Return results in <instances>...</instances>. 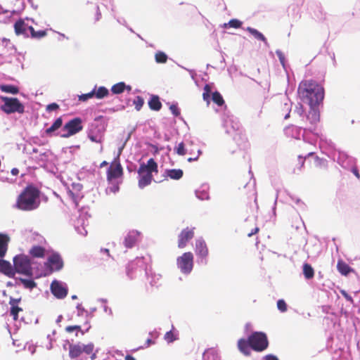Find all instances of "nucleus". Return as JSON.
Returning <instances> with one entry per match:
<instances>
[{
	"label": "nucleus",
	"mask_w": 360,
	"mask_h": 360,
	"mask_svg": "<svg viewBox=\"0 0 360 360\" xmlns=\"http://www.w3.org/2000/svg\"><path fill=\"white\" fill-rule=\"evenodd\" d=\"M300 98L307 102L309 106H319L324 98V89L313 79L302 80L297 89Z\"/></svg>",
	"instance_id": "1"
},
{
	"label": "nucleus",
	"mask_w": 360,
	"mask_h": 360,
	"mask_svg": "<svg viewBox=\"0 0 360 360\" xmlns=\"http://www.w3.org/2000/svg\"><path fill=\"white\" fill-rule=\"evenodd\" d=\"M40 191L32 185L27 186L18 196L15 207L22 211H32L39 206Z\"/></svg>",
	"instance_id": "2"
},
{
	"label": "nucleus",
	"mask_w": 360,
	"mask_h": 360,
	"mask_svg": "<svg viewBox=\"0 0 360 360\" xmlns=\"http://www.w3.org/2000/svg\"><path fill=\"white\" fill-rule=\"evenodd\" d=\"M4 104L1 105V110L9 115L15 112L22 114L25 112L23 104L17 98L1 96Z\"/></svg>",
	"instance_id": "3"
},
{
	"label": "nucleus",
	"mask_w": 360,
	"mask_h": 360,
	"mask_svg": "<svg viewBox=\"0 0 360 360\" xmlns=\"http://www.w3.org/2000/svg\"><path fill=\"white\" fill-rule=\"evenodd\" d=\"M14 269L16 272L27 276H32V268L31 261L28 256L19 255L13 259Z\"/></svg>",
	"instance_id": "4"
},
{
	"label": "nucleus",
	"mask_w": 360,
	"mask_h": 360,
	"mask_svg": "<svg viewBox=\"0 0 360 360\" xmlns=\"http://www.w3.org/2000/svg\"><path fill=\"white\" fill-rule=\"evenodd\" d=\"M94 350V345L93 343L70 345L69 346V356L70 358L75 359L79 357L82 353H85L88 355L91 354V359L94 360L96 357Z\"/></svg>",
	"instance_id": "5"
},
{
	"label": "nucleus",
	"mask_w": 360,
	"mask_h": 360,
	"mask_svg": "<svg viewBox=\"0 0 360 360\" xmlns=\"http://www.w3.org/2000/svg\"><path fill=\"white\" fill-rule=\"evenodd\" d=\"M248 338L251 349L256 352H262L269 346V340L264 333L254 332Z\"/></svg>",
	"instance_id": "6"
},
{
	"label": "nucleus",
	"mask_w": 360,
	"mask_h": 360,
	"mask_svg": "<svg viewBox=\"0 0 360 360\" xmlns=\"http://www.w3.org/2000/svg\"><path fill=\"white\" fill-rule=\"evenodd\" d=\"M177 266L184 274L190 273L193 267V255L191 252L184 253L177 258Z\"/></svg>",
	"instance_id": "7"
},
{
	"label": "nucleus",
	"mask_w": 360,
	"mask_h": 360,
	"mask_svg": "<svg viewBox=\"0 0 360 360\" xmlns=\"http://www.w3.org/2000/svg\"><path fill=\"white\" fill-rule=\"evenodd\" d=\"M306 119L307 122L304 124V130L312 131L315 129L316 124L320 120V113L317 106H310V110L306 115Z\"/></svg>",
	"instance_id": "8"
},
{
	"label": "nucleus",
	"mask_w": 360,
	"mask_h": 360,
	"mask_svg": "<svg viewBox=\"0 0 360 360\" xmlns=\"http://www.w3.org/2000/svg\"><path fill=\"white\" fill-rule=\"evenodd\" d=\"M124 172L122 165L120 162L119 158H115L111 163L107 170V180L112 181L114 179L121 178Z\"/></svg>",
	"instance_id": "9"
},
{
	"label": "nucleus",
	"mask_w": 360,
	"mask_h": 360,
	"mask_svg": "<svg viewBox=\"0 0 360 360\" xmlns=\"http://www.w3.org/2000/svg\"><path fill=\"white\" fill-rule=\"evenodd\" d=\"M82 129V120L79 117L74 118L65 124L63 130L67 131V133L62 135V136L64 138L70 137L78 133Z\"/></svg>",
	"instance_id": "10"
},
{
	"label": "nucleus",
	"mask_w": 360,
	"mask_h": 360,
	"mask_svg": "<svg viewBox=\"0 0 360 360\" xmlns=\"http://www.w3.org/2000/svg\"><path fill=\"white\" fill-rule=\"evenodd\" d=\"M50 289L51 293L58 299L65 298L68 292L66 285L56 280L52 281Z\"/></svg>",
	"instance_id": "11"
},
{
	"label": "nucleus",
	"mask_w": 360,
	"mask_h": 360,
	"mask_svg": "<svg viewBox=\"0 0 360 360\" xmlns=\"http://www.w3.org/2000/svg\"><path fill=\"white\" fill-rule=\"evenodd\" d=\"M195 235V228L186 227L184 229L178 236V247L184 248L187 243L191 240Z\"/></svg>",
	"instance_id": "12"
},
{
	"label": "nucleus",
	"mask_w": 360,
	"mask_h": 360,
	"mask_svg": "<svg viewBox=\"0 0 360 360\" xmlns=\"http://www.w3.org/2000/svg\"><path fill=\"white\" fill-rule=\"evenodd\" d=\"M45 264L50 267L51 271H60L63 267V261L58 253L51 255Z\"/></svg>",
	"instance_id": "13"
},
{
	"label": "nucleus",
	"mask_w": 360,
	"mask_h": 360,
	"mask_svg": "<svg viewBox=\"0 0 360 360\" xmlns=\"http://www.w3.org/2000/svg\"><path fill=\"white\" fill-rule=\"evenodd\" d=\"M195 252L198 257L205 259V262L207 263L206 258L208 256L209 250L205 240L202 239L196 240Z\"/></svg>",
	"instance_id": "14"
},
{
	"label": "nucleus",
	"mask_w": 360,
	"mask_h": 360,
	"mask_svg": "<svg viewBox=\"0 0 360 360\" xmlns=\"http://www.w3.org/2000/svg\"><path fill=\"white\" fill-rule=\"evenodd\" d=\"M304 123H300V126L290 125L285 128L284 131L287 136L295 139H300L301 135V129H304Z\"/></svg>",
	"instance_id": "15"
},
{
	"label": "nucleus",
	"mask_w": 360,
	"mask_h": 360,
	"mask_svg": "<svg viewBox=\"0 0 360 360\" xmlns=\"http://www.w3.org/2000/svg\"><path fill=\"white\" fill-rule=\"evenodd\" d=\"M148 172L152 174L153 172L158 173V164L153 158H150L147 164H141L138 169V173Z\"/></svg>",
	"instance_id": "16"
},
{
	"label": "nucleus",
	"mask_w": 360,
	"mask_h": 360,
	"mask_svg": "<svg viewBox=\"0 0 360 360\" xmlns=\"http://www.w3.org/2000/svg\"><path fill=\"white\" fill-rule=\"evenodd\" d=\"M240 195L241 196L242 198H244L245 195H247V198L249 200L250 204H251L252 201H253L254 202L256 203V201H257L256 193L252 188H251L247 185L245 186L243 190H242L240 192Z\"/></svg>",
	"instance_id": "17"
},
{
	"label": "nucleus",
	"mask_w": 360,
	"mask_h": 360,
	"mask_svg": "<svg viewBox=\"0 0 360 360\" xmlns=\"http://www.w3.org/2000/svg\"><path fill=\"white\" fill-rule=\"evenodd\" d=\"M20 301V299H15L12 297H11L9 301V304L11 306L10 313L15 321L18 320V313L22 311V309L18 306Z\"/></svg>",
	"instance_id": "18"
},
{
	"label": "nucleus",
	"mask_w": 360,
	"mask_h": 360,
	"mask_svg": "<svg viewBox=\"0 0 360 360\" xmlns=\"http://www.w3.org/2000/svg\"><path fill=\"white\" fill-rule=\"evenodd\" d=\"M337 269L338 272L345 276H348L350 273L354 272V269L351 268L345 262L340 259L337 263Z\"/></svg>",
	"instance_id": "19"
},
{
	"label": "nucleus",
	"mask_w": 360,
	"mask_h": 360,
	"mask_svg": "<svg viewBox=\"0 0 360 360\" xmlns=\"http://www.w3.org/2000/svg\"><path fill=\"white\" fill-rule=\"evenodd\" d=\"M138 174L139 175L138 185L140 188H143L144 187L150 184L153 180V174L148 172Z\"/></svg>",
	"instance_id": "20"
},
{
	"label": "nucleus",
	"mask_w": 360,
	"mask_h": 360,
	"mask_svg": "<svg viewBox=\"0 0 360 360\" xmlns=\"http://www.w3.org/2000/svg\"><path fill=\"white\" fill-rule=\"evenodd\" d=\"M238 347L240 352L245 356H250L251 353V347L249 338L245 340L241 338L238 341Z\"/></svg>",
	"instance_id": "21"
},
{
	"label": "nucleus",
	"mask_w": 360,
	"mask_h": 360,
	"mask_svg": "<svg viewBox=\"0 0 360 360\" xmlns=\"http://www.w3.org/2000/svg\"><path fill=\"white\" fill-rule=\"evenodd\" d=\"M10 238L8 235L0 233V258H3L8 250Z\"/></svg>",
	"instance_id": "22"
},
{
	"label": "nucleus",
	"mask_w": 360,
	"mask_h": 360,
	"mask_svg": "<svg viewBox=\"0 0 360 360\" xmlns=\"http://www.w3.org/2000/svg\"><path fill=\"white\" fill-rule=\"evenodd\" d=\"M233 139L236 144L243 149L249 146L248 138L245 133H243L242 131L236 133L233 137Z\"/></svg>",
	"instance_id": "23"
},
{
	"label": "nucleus",
	"mask_w": 360,
	"mask_h": 360,
	"mask_svg": "<svg viewBox=\"0 0 360 360\" xmlns=\"http://www.w3.org/2000/svg\"><path fill=\"white\" fill-rule=\"evenodd\" d=\"M46 249L39 245H34L29 250V254L34 258H44L45 257Z\"/></svg>",
	"instance_id": "24"
},
{
	"label": "nucleus",
	"mask_w": 360,
	"mask_h": 360,
	"mask_svg": "<svg viewBox=\"0 0 360 360\" xmlns=\"http://www.w3.org/2000/svg\"><path fill=\"white\" fill-rule=\"evenodd\" d=\"M0 272L8 276H13L14 275L13 269L11 263L4 259H0Z\"/></svg>",
	"instance_id": "25"
},
{
	"label": "nucleus",
	"mask_w": 360,
	"mask_h": 360,
	"mask_svg": "<svg viewBox=\"0 0 360 360\" xmlns=\"http://www.w3.org/2000/svg\"><path fill=\"white\" fill-rule=\"evenodd\" d=\"M165 174L172 179L179 180L183 176L184 172L181 169H167Z\"/></svg>",
	"instance_id": "26"
},
{
	"label": "nucleus",
	"mask_w": 360,
	"mask_h": 360,
	"mask_svg": "<svg viewBox=\"0 0 360 360\" xmlns=\"http://www.w3.org/2000/svg\"><path fill=\"white\" fill-rule=\"evenodd\" d=\"M148 105L151 110L159 111L162 108V103L160 101V98L158 96H152L148 101Z\"/></svg>",
	"instance_id": "27"
},
{
	"label": "nucleus",
	"mask_w": 360,
	"mask_h": 360,
	"mask_svg": "<svg viewBox=\"0 0 360 360\" xmlns=\"http://www.w3.org/2000/svg\"><path fill=\"white\" fill-rule=\"evenodd\" d=\"M125 89L128 91H131V87L130 86H126L124 82H121L114 84L111 88V91L115 94H119L124 92Z\"/></svg>",
	"instance_id": "28"
},
{
	"label": "nucleus",
	"mask_w": 360,
	"mask_h": 360,
	"mask_svg": "<svg viewBox=\"0 0 360 360\" xmlns=\"http://www.w3.org/2000/svg\"><path fill=\"white\" fill-rule=\"evenodd\" d=\"M246 30L248 32H250L255 39L261 40L263 42H264L265 44H267V40H266V37L263 35V34L259 32L256 29L250 27H248L246 28Z\"/></svg>",
	"instance_id": "29"
},
{
	"label": "nucleus",
	"mask_w": 360,
	"mask_h": 360,
	"mask_svg": "<svg viewBox=\"0 0 360 360\" xmlns=\"http://www.w3.org/2000/svg\"><path fill=\"white\" fill-rule=\"evenodd\" d=\"M14 29L18 35L26 33V25L22 20H19L15 22Z\"/></svg>",
	"instance_id": "30"
},
{
	"label": "nucleus",
	"mask_w": 360,
	"mask_h": 360,
	"mask_svg": "<svg viewBox=\"0 0 360 360\" xmlns=\"http://www.w3.org/2000/svg\"><path fill=\"white\" fill-rule=\"evenodd\" d=\"M95 93L94 96L98 99H101L105 97H106L109 94V91L107 88L105 86H100L98 89H96V86H95Z\"/></svg>",
	"instance_id": "31"
},
{
	"label": "nucleus",
	"mask_w": 360,
	"mask_h": 360,
	"mask_svg": "<svg viewBox=\"0 0 360 360\" xmlns=\"http://www.w3.org/2000/svg\"><path fill=\"white\" fill-rule=\"evenodd\" d=\"M0 89L1 91L12 94H17L19 92V89L11 84H4L0 86Z\"/></svg>",
	"instance_id": "32"
},
{
	"label": "nucleus",
	"mask_w": 360,
	"mask_h": 360,
	"mask_svg": "<svg viewBox=\"0 0 360 360\" xmlns=\"http://www.w3.org/2000/svg\"><path fill=\"white\" fill-rule=\"evenodd\" d=\"M303 274L305 278L311 279L314 276V270L310 264L305 263L303 265Z\"/></svg>",
	"instance_id": "33"
},
{
	"label": "nucleus",
	"mask_w": 360,
	"mask_h": 360,
	"mask_svg": "<svg viewBox=\"0 0 360 360\" xmlns=\"http://www.w3.org/2000/svg\"><path fill=\"white\" fill-rule=\"evenodd\" d=\"M138 269V264L136 261H131L128 263L126 269H127V274L129 278H132L134 273Z\"/></svg>",
	"instance_id": "34"
},
{
	"label": "nucleus",
	"mask_w": 360,
	"mask_h": 360,
	"mask_svg": "<svg viewBox=\"0 0 360 360\" xmlns=\"http://www.w3.org/2000/svg\"><path fill=\"white\" fill-rule=\"evenodd\" d=\"M62 124H63L62 118L61 117L57 118L55 120V122H53V124L49 128L46 129V133L51 134V133L55 131L56 130L59 129L62 126Z\"/></svg>",
	"instance_id": "35"
},
{
	"label": "nucleus",
	"mask_w": 360,
	"mask_h": 360,
	"mask_svg": "<svg viewBox=\"0 0 360 360\" xmlns=\"http://www.w3.org/2000/svg\"><path fill=\"white\" fill-rule=\"evenodd\" d=\"M212 100L218 106H222L224 104V100L219 91L212 93Z\"/></svg>",
	"instance_id": "36"
},
{
	"label": "nucleus",
	"mask_w": 360,
	"mask_h": 360,
	"mask_svg": "<svg viewBox=\"0 0 360 360\" xmlns=\"http://www.w3.org/2000/svg\"><path fill=\"white\" fill-rule=\"evenodd\" d=\"M28 30L30 32L31 36L33 38H41L46 35V30H39V31H35L33 27L29 26L27 27Z\"/></svg>",
	"instance_id": "37"
},
{
	"label": "nucleus",
	"mask_w": 360,
	"mask_h": 360,
	"mask_svg": "<svg viewBox=\"0 0 360 360\" xmlns=\"http://www.w3.org/2000/svg\"><path fill=\"white\" fill-rule=\"evenodd\" d=\"M136 241L135 236L129 234L124 238V245L128 248H131L135 245Z\"/></svg>",
	"instance_id": "38"
},
{
	"label": "nucleus",
	"mask_w": 360,
	"mask_h": 360,
	"mask_svg": "<svg viewBox=\"0 0 360 360\" xmlns=\"http://www.w3.org/2000/svg\"><path fill=\"white\" fill-rule=\"evenodd\" d=\"M212 91V88L210 84H205L203 88L202 98L208 104L210 103V97Z\"/></svg>",
	"instance_id": "39"
},
{
	"label": "nucleus",
	"mask_w": 360,
	"mask_h": 360,
	"mask_svg": "<svg viewBox=\"0 0 360 360\" xmlns=\"http://www.w3.org/2000/svg\"><path fill=\"white\" fill-rule=\"evenodd\" d=\"M242 24L243 22L238 19H231L228 23L224 24V27L226 28L229 27L237 29L240 27Z\"/></svg>",
	"instance_id": "40"
},
{
	"label": "nucleus",
	"mask_w": 360,
	"mask_h": 360,
	"mask_svg": "<svg viewBox=\"0 0 360 360\" xmlns=\"http://www.w3.org/2000/svg\"><path fill=\"white\" fill-rule=\"evenodd\" d=\"M314 166L320 169H326L327 167V161L324 159L319 158L316 156L314 160Z\"/></svg>",
	"instance_id": "41"
},
{
	"label": "nucleus",
	"mask_w": 360,
	"mask_h": 360,
	"mask_svg": "<svg viewBox=\"0 0 360 360\" xmlns=\"http://www.w3.org/2000/svg\"><path fill=\"white\" fill-rule=\"evenodd\" d=\"M65 330L68 333L75 332L76 336H77L79 332H81L82 334H84V332L82 330L81 326L79 325L68 326L65 328Z\"/></svg>",
	"instance_id": "42"
},
{
	"label": "nucleus",
	"mask_w": 360,
	"mask_h": 360,
	"mask_svg": "<svg viewBox=\"0 0 360 360\" xmlns=\"http://www.w3.org/2000/svg\"><path fill=\"white\" fill-rule=\"evenodd\" d=\"M177 336L178 334H175L172 330H169L165 333L164 338L168 343H171L178 339Z\"/></svg>",
	"instance_id": "43"
},
{
	"label": "nucleus",
	"mask_w": 360,
	"mask_h": 360,
	"mask_svg": "<svg viewBox=\"0 0 360 360\" xmlns=\"http://www.w3.org/2000/svg\"><path fill=\"white\" fill-rule=\"evenodd\" d=\"M20 281L26 288L32 289L37 286V283L33 280L20 278Z\"/></svg>",
	"instance_id": "44"
},
{
	"label": "nucleus",
	"mask_w": 360,
	"mask_h": 360,
	"mask_svg": "<svg viewBox=\"0 0 360 360\" xmlns=\"http://www.w3.org/2000/svg\"><path fill=\"white\" fill-rule=\"evenodd\" d=\"M155 61L158 63H165L167 60V56L162 51L155 53Z\"/></svg>",
	"instance_id": "45"
},
{
	"label": "nucleus",
	"mask_w": 360,
	"mask_h": 360,
	"mask_svg": "<svg viewBox=\"0 0 360 360\" xmlns=\"http://www.w3.org/2000/svg\"><path fill=\"white\" fill-rule=\"evenodd\" d=\"M136 110H140L144 104V100L141 96H136L133 101Z\"/></svg>",
	"instance_id": "46"
},
{
	"label": "nucleus",
	"mask_w": 360,
	"mask_h": 360,
	"mask_svg": "<svg viewBox=\"0 0 360 360\" xmlns=\"http://www.w3.org/2000/svg\"><path fill=\"white\" fill-rule=\"evenodd\" d=\"M174 150L179 155H184L186 153L185 146L183 142L179 143Z\"/></svg>",
	"instance_id": "47"
},
{
	"label": "nucleus",
	"mask_w": 360,
	"mask_h": 360,
	"mask_svg": "<svg viewBox=\"0 0 360 360\" xmlns=\"http://www.w3.org/2000/svg\"><path fill=\"white\" fill-rule=\"evenodd\" d=\"M94 93H95V89H94L91 92L89 93H87V94H82L81 96H79V101H87L88 99L89 98H91L93 97H95L94 96Z\"/></svg>",
	"instance_id": "48"
},
{
	"label": "nucleus",
	"mask_w": 360,
	"mask_h": 360,
	"mask_svg": "<svg viewBox=\"0 0 360 360\" xmlns=\"http://www.w3.org/2000/svg\"><path fill=\"white\" fill-rule=\"evenodd\" d=\"M68 195L72 200L75 206L77 207L78 200L79 198V195L74 193L72 191H68Z\"/></svg>",
	"instance_id": "49"
},
{
	"label": "nucleus",
	"mask_w": 360,
	"mask_h": 360,
	"mask_svg": "<svg viewBox=\"0 0 360 360\" xmlns=\"http://www.w3.org/2000/svg\"><path fill=\"white\" fill-rule=\"evenodd\" d=\"M244 231L247 233V236L248 237H251L259 232V228L255 224V227L252 229L250 231L248 229V227L245 226Z\"/></svg>",
	"instance_id": "50"
},
{
	"label": "nucleus",
	"mask_w": 360,
	"mask_h": 360,
	"mask_svg": "<svg viewBox=\"0 0 360 360\" xmlns=\"http://www.w3.org/2000/svg\"><path fill=\"white\" fill-rule=\"evenodd\" d=\"M277 307L281 312H285L288 309L287 304L283 300H278L277 302Z\"/></svg>",
	"instance_id": "51"
},
{
	"label": "nucleus",
	"mask_w": 360,
	"mask_h": 360,
	"mask_svg": "<svg viewBox=\"0 0 360 360\" xmlns=\"http://www.w3.org/2000/svg\"><path fill=\"white\" fill-rule=\"evenodd\" d=\"M294 112H295L296 114H297L300 117H302L303 118L304 117V109L303 105L302 104L299 103V104H297L295 106V110H294Z\"/></svg>",
	"instance_id": "52"
},
{
	"label": "nucleus",
	"mask_w": 360,
	"mask_h": 360,
	"mask_svg": "<svg viewBox=\"0 0 360 360\" xmlns=\"http://www.w3.org/2000/svg\"><path fill=\"white\" fill-rule=\"evenodd\" d=\"M169 109L172 112V113L177 117L179 115H180V110L179 109L178 106L176 105H172L170 107H169Z\"/></svg>",
	"instance_id": "53"
},
{
	"label": "nucleus",
	"mask_w": 360,
	"mask_h": 360,
	"mask_svg": "<svg viewBox=\"0 0 360 360\" xmlns=\"http://www.w3.org/2000/svg\"><path fill=\"white\" fill-rule=\"evenodd\" d=\"M88 137L92 142L101 143L103 141V137L101 136H97L92 134H89Z\"/></svg>",
	"instance_id": "54"
},
{
	"label": "nucleus",
	"mask_w": 360,
	"mask_h": 360,
	"mask_svg": "<svg viewBox=\"0 0 360 360\" xmlns=\"http://www.w3.org/2000/svg\"><path fill=\"white\" fill-rule=\"evenodd\" d=\"M210 354L212 355L213 357L217 356V351L212 348L205 350V352H204V356L205 357L206 356H208Z\"/></svg>",
	"instance_id": "55"
},
{
	"label": "nucleus",
	"mask_w": 360,
	"mask_h": 360,
	"mask_svg": "<svg viewBox=\"0 0 360 360\" xmlns=\"http://www.w3.org/2000/svg\"><path fill=\"white\" fill-rule=\"evenodd\" d=\"M58 108L59 105L56 103H52L46 106V110L49 112L56 110Z\"/></svg>",
	"instance_id": "56"
},
{
	"label": "nucleus",
	"mask_w": 360,
	"mask_h": 360,
	"mask_svg": "<svg viewBox=\"0 0 360 360\" xmlns=\"http://www.w3.org/2000/svg\"><path fill=\"white\" fill-rule=\"evenodd\" d=\"M276 54L277 56H278L279 58V60L281 61V63L284 65V62H285V57H284V55L283 54V53L280 51H276Z\"/></svg>",
	"instance_id": "57"
},
{
	"label": "nucleus",
	"mask_w": 360,
	"mask_h": 360,
	"mask_svg": "<svg viewBox=\"0 0 360 360\" xmlns=\"http://www.w3.org/2000/svg\"><path fill=\"white\" fill-rule=\"evenodd\" d=\"M100 252H101V253L105 254L106 259H108V258H110L111 257L110 254V250L107 248H101Z\"/></svg>",
	"instance_id": "58"
},
{
	"label": "nucleus",
	"mask_w": 360,
	"mask_h": 360,
	"mask_svg": "<svg viewBox=\"0 0 360 360\" xmlns=\"http://www.w3.org/2000/svg\"><path fill=\"white\" fill-rule=\"evenodd\" d=\"M352 172L356 176V178L358 179H360V174H359V170H358L357 167H352Z\"/></svg>",
	"instance_id": "59"
},
{
	"label": "nucleus",
	"mask_w": 360,
	"mask_h": 360,
	"mask_svg": "<svg viewBox=\"0 0 360 360\" xmlns=\"http://www.w3.org/2000/svg\"><path fill=\"white\" fill-rule=\"evenodd\" d=\"M201 153V151L200 150H198V155L194 157V158H188V162H192V161H195V160H197L199 158V155H200Z\"/></svg>",
	"instance_id": "60"
},
{
	"label": "nucleus",
	"mask_w": 360,
	"mask_h": 360,
	"mask_svg": "<svg viewBox=\"0 0 360 360\" xmlns=\"http://www.w3.org/2000/svg\"><path fill=\"white\" fill-rule=\"evenodd\" d=\"M265 360H278V359L274 355L269 354L265 356Z\"/></svg>",
	"instance_id": "61"
},
{
	"label": "nucleus",
	"mask_w": 360,
	"mask_h": 360,
	"mask_svg": "<svg viewBox=\"0 0 360 360\" xmlns=\"http://www.w3.org/2000/svg\"><path fill=\"white\" fill-rule=\"evenodd\" d=\"M11 173H12V174H13V175H17V174H18V173H19V170H18L17 168H13V169H12V170H11Z\"/></svg>",
	"instance_id": "62"
},
{
	"label": "nucleus",
	"mask_w": 360,
	"mask_h": 360,
	"mask_svg": "<svg viewBox=\"0 0 360 360\" xmlns=\"http://www.w3.org/2000/svg\"><path fill=\"white\" fill-rule=\"evenodd\" d=\"M108 165V162L104 160L100 164V167L102 168L105 166H107Z\"/></svg>",
	"instance_id": "63"
},
{
	"label": "nucleus",
	"mask_w": 360,
	"mask_h": 360,
	"mask_svg": "<svg viewBox=\"0 0 360 360\" xmlns=\"http://www.w3.org/2000/svg\"><path fill=\"white\" fill-rule=\"evenodd\" d=\"M125 360H136L135 358L131 355H127Z\"/></svg>",
	"instance_id": "64"
}]
</instances>
